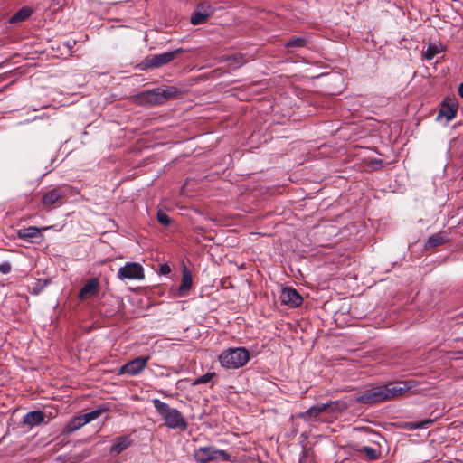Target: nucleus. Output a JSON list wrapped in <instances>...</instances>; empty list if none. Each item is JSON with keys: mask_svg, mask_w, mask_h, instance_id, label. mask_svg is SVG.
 I'll return each instance as SVG.
<instances>
[{"mask_svg": "<svg viewBox=\"0 0 463 463\" xmlns=\"http://www.w3.org/2000/svg\"><path fill=\"white\" fill-rule=\"evenodd\" d=\"M416 386L414 380L389 382L383 385L366 389L356 396L355 401L363 404H375L403 396Z\"/></svg>", "mask_w": 463, "mask_h": 463, "instance_id": "1", "label": "nucleus"}, {"mask_svg": "<svg viewBox=\"0 0 463 463\" xmlns=\"http://www.w3.org/2000/svg\"><path fill=\"white\" fill-rule=\"evenodd\" d=\"M152 402L166 427L178 429L182 431L187 429L188 423L180 411L171 408L167 403L161 402L159 399H153Z\"/></svg>", "mask_w": 463, "mask_h": 463, "instance_id": "2", "label": "nucleus"}, {"mask_svg": "<svg viewBox=\"0 0 463 463\" xmlns=\"http://www.w3.org/2000/svg\"><path fill=\"white\" fill-rule=\"evenodd\" d=\"M70 191L71 187L68 185H58L43 190L41 194L43 209L50 211L63 205L67 201Z\"/></svg>", "mask_w": 463, "mask_h": 463, "instance_id": "3", "label": "nucleus"}, {"mask_svg": "<svg viewBox=\"0 0 463 463\" xmlns=\"http://www.w3.org/2000/svg\"><path fill=\"white\" fill-rule=\"evenodd\" d=\"M250 360V353L242 347L229 348L219 355L221 365L226 369H238Z\"/></svg>", "mask_w": 463, "mask_h": 463, "instance_id": "4", "label": "nucleus"}, {"mask_svg": "<svg viewBox=\"0 0 463 463\" xmlns=\"http://www.w3.org/2000/svg\"><path fill=\"white\" fill-rule=\"evenodd\" d=\"M194 456L195 460L200 463H207L217 459L219 457L223 461H232V456L229 453L213 446L200 447L194 451Z\"/></svg>", "mask_w": 463, "mask_h": 463, "instance_id": "5", "label": "nucleus"}, {"mask_svg": "<svg viewBox=\"0 0 463 463\" xmlns=\"http://www.w3.org/2000/svg\"><path fill=\"white\" fill-rule=\"evenodd\" d=\"M184 50L182 48L160 54L147 56L144 61V68H158L173 61Z\"/></svg>", "mask_w": 463, "mask_h": 463, "instance_id": "6", "label": "nucleus"}, {"mask_svg": "<svg viewBox=\"0 0 463 463\" xmlns=\"http://www.w3.org/2000/svg\"><path fill=\"white\" fill-rule=\"evenodd\" d=\"M149 359V356H139L130 360L118 369V374L137 375L146 367Z\"/></svg>", "mask_w": 463, "mask_h": 463, "instance_id": "7", "label": "nucleus"}, {"mask_svg": "<svg viewBox=\"0 0 463 463\" xmlns=\"http://www.w3.org/2000/svg\"><path fill=\"white\" fill-rule=\"evenodd\" d=\"M172 94L173 92L169 90L156 89L140 93L138 99L141 103L157 105L164 103L166 99L172 97Z\"/></svg>", "mask_w": 463, "mask_h": 463, "instance_id": "8", "label": "nucleus"}, {"mask_svg": "<svg viewBox=\"0 0 463 463\" xmlns=\"http://www.w3.org/2000/svg\"><path fill=\"white\" fill-rule=\"evenodd\" d=\"M120 279H141L144 278V269L139 263L128 262L118 271Z\"/></svg>", "mask_w": 463, "mask_h": 463, "instance_id": "9", "label": "nucleus"}, {"mask_svg": "<svg viewBox=\"0 0 463 463\" xmlns=\"http://www.w3.org/2000/svg\"><path fill=\"white\" fill-rule=\"evenodd\" d=\"M213 14V8L208 2H202L197 6L190 18L194 25L203 24Z\"/></svg>", "mask_w": 463, "mask_h": 463, "instance_id": "10", "label": "nucleus"}, {"mask_svg": "<svg viewBox=\"0 0 463 463\" xmlns=\"http://www.w3.org/2000/svg\"><path fill=\"white\" fill-rule=\"evenodd\" d=\"M48 229L49 227L37 228L35 226L22 228L17 231V236L28 242H40L43 240L41 232Z\"/></svg>", "mask_w": 463, "mask_h": 463, "instance_id": "11", "label": "nucleus"}, {"mask_svg": "<svg viewBox=\"0 0 463 463\" xmlns=\"http://www.w3.org/2000/svg\"><path fill=\"white\" fill-rule=\"evenodd\" d=\"M281 303L290 307H298L303 302L301 295L293 288H284L280 295Z\"/></svg>", "mask_w": 463, "mask_h": 463, "instance_id": "12", "label": "nucleus"}, {"mask_svg": "<svg viewBox=\"0 0 463 463\" xmlns=\"http://www.w3.org/2000/svg\"><path fill=\"white\" fill-rule=\"evenodd\" d=\"M335 404V402H330L312 406L307 411L301 413L299 417L305 420H315L321 413L327 411Z\"/></svg>", "mask_w": 463, "mask_h": 463, "instance_id": "13", "label": "nucleus"}, {"mask_svg": "<svg viewBox=\"0 0 463 463\" xmlns=\"http://www.w3.org/2000/svg\"><path fill=\"white\" fill-rule=\"evenodd\" d=\"M134 441L130 435H123L115 438L114 444L111 446L109 452L110 454L118 455L125 449H128L133 445Z\"/></svg>", "mask_w": 463, "mask_h": 463, "instance_id": "14", "label": "nucleus"}, {"mask_svg": "<svg viewBox=\"0 0 463 463\" xmlns=\"http://www.w3.org/2000/svg\"><path fill=\"white\" fill-rule=\"evenodd\" d=\"M99 281L94 278L90 279L80 290L79 298L86 299L91 298L99 293Z\"/></svg>", "mask_w": 463, "mask_h": 463, "instance_id": "15", "label": "nucleus"}, {"mask_svg": "<svg viewBox=\"0 0 463 463\" xmlns=\"http://www.w3.org/2000/svg\"><path fill=\"white\" fill-rule=\"evenodd\" d=\"M193 285V278L191 271L186 268L184 267L182 269V281L178 288V296L179 297H185L188 295L189 290L191 289Z\"/></svg>", "mask_w": 463, "mask_h": 463, "instance_id": "16", "label": "nucleus"}, {"mask_svg": "<svg viewBox=\"0 0 463 463\" xmlns=\"http://www.w3.org/2000/svg\"><path fill=\"white\" fill-rule=\"evenodd\" d=\"M45 419V414L42 411H33L26 413L23 418V424L34 427L40 425Z\"/></svg>", "mask_w": 463, "mask_h": 463, "instance_id": "17", "label": "nucleus"}, {"mask_svg": "<svg viewBox=\"0 0 463 463\" xmlns=\"http://www.w3.org/2000/svg\"><path fill=\"white\" fill-rule=\"evenodd\" d=\"M457 111L458 106L455 103L443 102L439 109L438 117H444L447 121H450L456 117Z\"/></svg>", "mask_w": 463, "mask_h": 463, "instance_id": "18", "label": "nucleus"}, {"mask_svg": "<svg viewBox=\"0 0 463 463\" xmlns=\"http://www.w3.org/2000/svg\"><path fill=\"white\" fill-rule=\"evenodd\" d=\"M84 425H86V422L83 420L82 415L76 416L66 424L63 430V434L70 435Z\"/></svg>", "mask_w": 463, "mask_h": 463, "instance_id": "19", "label": "nucleus"}, {"mask_svg": "<svg viewBox=\"0 0 463 463\" xmlns=\"http://www.w3.org/2000/svg\"><path fill=\"white\" fill-rule=\"evenodd\" d=\"M446 242V238L442 233H435L430 236L426 241L424 247L425 250L434 249L438 246H440Z\"/></svg>", "mask_w": 463, "mask_h": 463, "instance_id": "20", "label": "nucleus"}, {"mask_svg": "<svg viewBox=\"0 0 463 463\" xmlns=\"http://www.w3.org/2000/svg\"><path fill=\"white\" fill-rule=\"evenodd\" d=\"M33 10L31 8L23 7L9 19V22L11 24L24 22L31 16Z\"/></svg>", "mask_w": 463, "mask_h": 463, "instance_id": "21", "label": "nucleus"}, {"mask_svg": "<svg viewBox=\"0 0 463 463\" xmlns=\"http://www.w3.org/2000/svg\"><path fill=\"white\" fill-rule=\"evenodd\" d=\"M307 43L308 39L305 36H293L287 42L285 47L293 50L295 48L305 47Z\"/></svg>", "mask_w": 463, "mask_h": 463, "instance_id": "22", "label": "nucleus"}, {"mask_svg": "<svg viewBox=\"0 0 463 463\" xmlns=\"http://www.w3.org/2000/svg\"><path fill=\"white\" fill-rule=\"evenodd\" d=\"M105 411H107V409L105 407L100 406L94 411L82 414V417L87 424L100 417Z\"/></svg>", "mask_w": 463, "mask_h": 463, "instance_id": "23", "label": "nucleus"}, {"mask_svg": "<svg viewBox=\"0 0 463 463\" xmlns=\"http://www.w3.org/2000/svg\"><path fill=\"white\" fill-rule=\"evenodd\" d=\"M435 421V419H426L421 421L409 422L408 427L410 430L422 429L430 426Z\"/></svg>", "mask_w": 463, "mask_h": 463, "instance_id": "24", "label": "nucleus"}, {"mask_svg": "<svg viewBox=\"0 0 463 463\" xmlns=\"http://www.w3.org/2000/svg\"><path fill=\"white\" fill-rule=\"evenodd\" d=\"M439 52V48L435 44H430L427 50L423 52V57L430 61Z\"/></svg>", "mask_w": 463, "mask_h": 463, "instance_id": "25", "label": "nucleus"}, {"mask_svg": "<svg viewBox=\"0 0 463 463\" xmlns=\"http://www.w3.org/2000/svg\"><path fill=\"white\" fill-rule=\"evenodd\" d=\"M360 451L364 453L370 460L377 459L379 457L378 451L375 449L368 446H364L361 448Z\"/></svg>", "mask_w": 463, "mask_h": 463, "instance_id": "26", "label": "nucleus"}, {"mask_svg": "<svg viewBox=\"0 0 463 463\" xmlns=\"http://www.w3.org/2000/svg\"><path fill=\"white\" fill-rule=\"evenodd\" d=\"M157 221L163 226H168L171 223V218L163 211H158L157 213Z\"/></svg>", "mask_w": 463, "mask_h": 463, "instance_id": "27", "label": "nucleus"}, {"mask_svg": "<svg viewBox=\"0 0 463 463\" xmlns=\"http://www.w3.org/2000/svg\"><path fill=\"white\" fill-rule=\"evenodd\" d=\"M213 376H214V373H207L198 377L197 379H195L194 382V384L196 385V384L207 383L213 379Z\"/></svg>", "mask_w": 463, "mask_h": 463, "instance_id": "28", "label": "nucleus"}, {"mask_svg": "<svg viewBox=\"0 0 463 463\" xmlns=\"http://www.w3.org/2000/svg\"><path fill=\"white\" fill-rule=\"evenodd\" d=\"M0 271L3 273V274H7L11 271V265L10 263L8 262H4L2 264H0Z\"/></svg>", "mask_w": 463, "mask_h": 463, "instance_id": "29", "label": "nucleus"}, {"mask_svg": "<svg viewBox=\"0 0 463 463\" xmlns=\"http://www.w3.org/2000/svg\"><path fill=\"white\" fill-rule=\"evenodd\" d=\"M160 271L162 274L166 275V274L170 273L171 269L167 264H164V265H161Z\"/></svg>", "mask_w": 463, "mask_h": 463, "instance_id": "30", "label": "nucleus"}, {"mask_svg": "<svg viewBox=\"0 0 463 463\" xmlns=\"http://www.w3.org/2000/svg\"><path fill=\"white\" fill-rule=\"evenodd\" d=\"M458 95L463 99V82L458 86Z\"/></svg>", "mask_w": 463, "mask_h": 463, "instance_id": "31", "label": "nucleus"}, {"mask_svg": "<svg viewBox=\"0 0 463 463\" xmlns=\"http://www.w3.org/2000/svg\"><path fill=\"white\" fill-rule=\"evenodd\" d=\"M159 392L162 393L165 397L172 396L171 394H169V392H166L165 391H163V390H160Z\"/></svg>", "mask_w": 463, "mask_h": 463, "instance_id": "32", "label": "nucleus"}, {"mask_svg": "<svg viewBox=\"0 0 463 463\" xmlns=\"http://www.w3.org/2000/svg\"><path fill=\"white\" fill-rule=\"evenodd\" d=\"M70 463H78V462H70Z\"/></svg>", "mask_w": 463, "mask_h": 463, "instance_id": "33", "label": "nucleus"}]
</instances>
